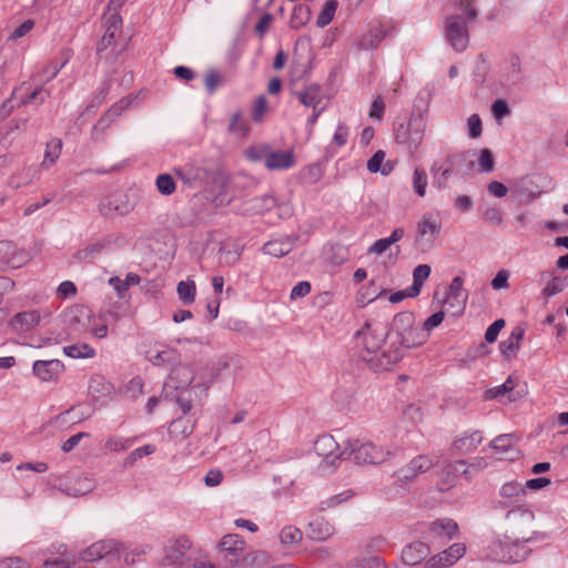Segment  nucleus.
Segmentation results:
<instances>
[{
	"label": "nucleus",
	"mask_w": 568,
	"mask_h": 568,
	"mask_svg": "<svg viewBox=\"0 0 568 568\" xmlns=\"http://www.w3.org/2000/svg\"><path fill=\"white\" fill-rule=\"evenodd\" d=\"M444 551L448 558V561H450L452 565H454L458 559H460L465 555L466 546L463 542H456Z\"/></svg>",
	"instance_id": "obj_63"
},
{
	"label": "nucleus",
	"mask_w": 568,
	"mask_h": 568,
	"mask_svg": "<svg viewBox=\"0 0 568 568\" xmlns=\"http://www.w3.org/2000/svg\"><path fill=\"white\" fill-rule=\"evenodd\" d=\"M464 278L462 276H455L447 290L444 304L448 305L453 310V315H460L466 307L468 298L467 292L463 288Z\"/></svg>",
	"instance_id": "obj_12"
},
{
	"label": "nucleus",
	"mask_w": 568,
	"mask_h": 568,
	"mask_svg": "<svg viewBox=\"0 0 568 568\" xmlns=\"http://www.w3.org/2000/svg\"><path fill=\"white\" fill-rule=\"evenodd\" d=\"M505 78L508 84H518L521 82V65L520 59L517 55H511L509 58Z\"/></svg>",
	"instance_id": "obj_45"
},
{
	"label": "nucleus",
	"mask_w": 568,
	"mask_h": 568,
	"mask_svg": "<svg viewBox=\"0 0 568 568\" xmlns=\"http://www.w3.org/2000/svg\"><path fill=\"white\" fill-rule=\"evenodd\" d=\"M29 260V254L19 250L18 246L10 241H0V262L10 267H21Z\"/></svg>",
	"instance_id": "obj_16"
},
{
	"label": "nucleus",
	"mask_w": 568,
	"mask_h": 568,
	"mask_svg": "<svg viewBox=\"0 0 568 568\" xmlns=\"http://www.w3.org/2000/svg\"><path fill=\"white\" fill-rule=\"evenodd\" d=\"M481 442V433L479 430H475L470 434H465L464 436L456 438L453 443V448L460 454H468L475 450Z\"/></svg>",
	"instance_id": "obj_31"
},
{
	"label": "nucleus",
	"mask_w": 568,
	"mask_h": 568,
	"mask_svg": "<svg viewBox=\"0 0 568 568\" xmlns=\"http://www.w3.org/2000/svg\"><path fill=\"white\" fill-rule=\"evenodd\" d=\"M470 467H467V463L465 460H457L454 464H449L447 466V475L453 474V480L457 479L458 475L462 474L466 478H470Z\"/></svg>",
	"instance_id": "obj_59"
},
{
	"label": "nucleus",
	"mask_w": 568,
	"mask_h": 568,
	"mask_svg": "<svg viewBox=\"0 0 568 568\" xmlns=\"http://www.w3.org/2000/svg\"><path fill=\"white\" fill-rule=\"evenodd\" d=\"M0 568H30V565L20 557H6L0 559Z\"/></svg>",
	"instance_id": "obj_64"
},
{
	"label": "nucleus",
	"mask_w": 568,
	"mask_h": 568,
	"mask_svg": "<svg viewBox=\"0 0 568 568\" xmlns=\"http://www.w3.org/2000/svg\"><path fill=\"white\" fill-rule=\"evenodd\" d=\"M458 526L453 519H438L430 524V531L439 535L445 536L449 539L454 537V535L457 532Z\"/></svg>",
	"instance_id": "obj_37"
},
{
	"label": "nucleus",
	"mask_w": 568,
	"mask_h": 568,
	"mask_svg": "<svg viewBox=\"0 0 568 568\" xmlns=\"http://www.w3.org/2000/svg\"><path fill=\"white\" fill-rule=\"evenodd\" d=\"M148 358L155 366H162L166 364L173 366L179 362L180 355L174 348L162 345L161 348H158V345H155L153 349L148 352Z\"/></svg>",
	"instance_id": "obj_26"
},
{
	"label": "nucleus",
	"mask_w": 568,
	"mask_h": 568,
	"mask_svg": "<svg viewBox=\"0 0 568 568\" xmlns=\"http://www.w3.org/2000/svg\"><path fill=\"white\" fill-rule=\"evenodd\" d=\"M430 552L427 544L414 541L406 545L402 551V560L405 565L415 566L420 564Z\"/></svg>",
	"instance_id": "obj_23"
},
{
	"label": "nucleus",
	"mask_w": 568,
	"mask_h": 568,
	"mask_svg": "<svg viewBox=\"0 0 568 568\" xmlns=\"http://www.w3.org/2000/svg\"><path fill=\"white\" fill-rule=\"evenodd\" d=\"M135 439V437L124 438L119 435H112L106 438L105 448L111 453H121L129 449Z\"/></svg>",
	"instance_id": "obj_41"
},
{
	"label": "nucleus",
	"mask_w": 568,
	"mask_h": 568,
	"mask_svg": "<svg viewBox=\"0 0 568 568\" xmlns=\"http://www.w3.org/2000/svg\"><path fill=\"white\" fill-rule=\"evenodd\" d=\"M223 83V79L217 70L210 69L204 78L205 90L209 94H213L217 87Z\"/></svg>",
	"instance_id": "obj_58"
},
{
	"label": "nucleus",
	"mask_w": 568,
	"mask_h": 568,
	"mask_svg": "<svg viewBox=\"0 0 568 568\" xmlns=\"http://www.w3.org/2000/svg\"><path fill=\"white\" fill-rule=\"evenodd\" d=\"M515 388V383L511 377H508L501 385L490 388L486 392L487 399H495L503 395L509 394Z\"/></svg>",
	"instance_id": "obj_57"
},
{
	"label": "nucleus",
	"mask_w": 568,
	"mask_h": 568,
	"mask_svg": "<svg viewBox=\"0 0 568 568\" xmlns=\"http://www.w3.org/2000/svg\"><path fill=\"white\" fill-rule=\"evenodd\" d=\"M94 481L88 474L70 475L60 485L59 489L70 497L84 496L92 491Z\"/></svg>",
	"instance_id": "obj_11"
},
{
	"label": "nucleus",
	"mask_w": 568,
	"mask_h": 568,
	"mask_svg": "<svg viewBox=\"0 0 568 568\" xmlns=\"http://www.w3.org/2000/svg\"><path fill=\"white\" fill-rule=\"evenodd\" d=\"M294 95L297 98L300 103L313 109H317L323 99L322 88L316 83L307 85L303 91L294 92Z\"/></svg>",
	"instance_id": "obj_30"
},
{
	"label": "nucleus",
	"mask_w": 568,
	"mask_h": 568,
	"mask_svg": "<svg viewBox=\"0 0 568 568\" xmlns=\"http://www.w3.org/2000/svg\"><path fill=\"white\" fill-rule=\"evenodd\" d=\"M337 7H338L337 0H327L324 4V8L322 9V11L320 12V14L316 19L317 27L324 28L327 24H329L332 22V20L334 19V14H335Z\"/></svg>",
	"instance_id": "obj_47"
},
{
	"label": "nucleus",
	"mask_w": 568,
	"mask_h": 568,
	"mask_svg": "<svg viewBox=\"0 0 568 568\" xmlns=\"http://www.w3.org/2000/svg\"><path fill=\"white\" fill-rule=\"evenodd\" d=\"M385 152L383 150L376 151L373 156L367 161V170L371 173L379 172L382 175L387 176L394 170V162L385 160Z\"/></svg>",
	"instance_id": "obj_33"
},
{
	"label": "nucleus",
	"mask_w": 568,
	"mask_h": 568,
	"mask_svg": "<svg viewBox=\"0 0 568 568\" xmlns=\"http://www.w3.org/2000/svg\"><path fill=\"white\" fill-rule=\"evenodd\" d=\"M302 531L293 526H286L281 530L280 539L284 545H294L302 540Z\"/></svg>",
	"instance_id": "obj_56"
},
{
	"label": "nucleus",
	"mask_w": 568,
	"mask_h": 568,
	"mask_svg": "<svg viewBox=\"0 0 568 568\" xmlns=\"http://www.w3.org/2000/svg\"><path fill=\"white\" fill-rule=\"evenodd\" d=\"M434 466L433 460L427 455H418L405 467L398 469L394 476V484L398 487L410 484L419 474L428 471Z\"/></svg>",
	"instance_id": "obj_9"
},
{
	"label": "nucleus",
	"mask_w": 568,
	"mask_h": 568,
	"mask_svg": "<svg viewBox=\"0 0 568 568\" xmlns=\"http://www.w3.org/2000/svg\"><path fill=\"white\" fill-rule=\"evenodd\" d=\"M251 209L255 213H264L271 211L276 205V199L272 194H264L251 200Z\"/></svg>",
	"instance_id": "obj_50"
},
{
	"label": "nucleus",
	"mask_w": 568,
	"mask_h": 568,
	"mask_svg": "<svg viewBox=\"0 0 568 568\" xmlns=\"http://www.w3.org/2000/svg\"><path fill=\"white\" fill-rule=\"evenodd\" d=\"M155 452V447L151 444H148V445H144L142 447H139L134 450H132L123 460V464L122 466L124 468H130L132 467L136 460L145 457V456H149L151 454H153Z\"/></svg>",
	"instance_id": "obj_49"
},
{
	"label": "nucleus",
	"mask_w": 568,
	"mask_h": 568,
	"mask_svg": "<svg viewBox=\"0 0 568 568\" xmlns=\"http://www.w3.org/2000/svg\"><path fill=\"white\" fill-rule=\"evenodd\" d=\"M293 248L292 242L286 240H271L266 242L262 251L264 254L273 256V257H282L287 255Z\"/></svg>",
	"instance_id": "obj_34"
},
{
	"label": "nucleus",
	"mask_w": 568,
	"mask_h": 568,
	"mask_svg": "<svg viewBox=\"0 0 568 568\" xmlns=\"http://www.w3.org/2000/svg\"><path fill=\"white\" fill-rule=\"evenodd\" d=\"M194 371L192 366L182 364L180 361L172 366L170 379L174 383V388H186L194 379Z\"/></svg>",
	"instance_id": "obj_27"
},
{
	"label": "nucleus",
	"mask_w": 568,
	"mask_h": 568,
	"mask_svg": "<svg viewBox=\"0 0 568 568\" xmlns=\"http://www.w3.org/2000/svg\"><path fill=\"white\" fill-rule=\"evenodd\" d=\"M311 20V9L305 4H296L293 9L290 26L292 29H300Z\"/></svg>",
	"instance_id": "obj_38"
},
{
	"label": "nucleus",
	"mask_w": 568,
	"mask_h": 568,
	"mask_svg": "<svg viewBox=\"0 0 568 568\" xmlns=\"http://www.w3.org/2000/svg\"><path fill=\"white\" fill-rule=\"evenodd\" d=\"M338 448V443L328 434L318 436L314 443V452L323 457L322 463L329 467H337V463L344 459V457H338V454L334 455Z\"/></svg>",
	"instance_id": "obj_13"
},
{
	"label": "nucleus",
	"mask_w": 568,
	"mask_h": 568,
	"mask_svg": "<svg viewBox=\"0 0 568 568\" xmlns=\"http://www.w3.org/2000/svg\"><path fill=\"white\" fill-rule=\"evenodd\" d=\"M430 266L427 264H419L413 271V284L409 286L413 294L419 295L424 282L430 275Z\"/></svg>",
	"instance_id": "obj_40"
},
{
	"label": "nucleus",
	"mask_w": 568,
	"mask_h": 568,
	"mask_svg": "<svg viewBox=\"0 0 568 568\" xmlns=\"http://www.w3.org/2000/svg\"><path fill=\"white\" fill-rule=\"evenodd\" d=\"M415 325V315L413 312H400L396 314L390 324L389 331L386 333L389 341L397 339Z\"/></svg>",
	"instance_id": "obj_25"
},
{
	"label": "nucleus",
	"mask_w": 568,
	"mask_h": 568,
	"mask_svg": "<svg viewBox=\"0 0 568 568\" xmlns=\"http://www.w3.org/2000/svg\"><path fill=\"white\" fill-rule=\"evenodd\" d=\"M499 495L503 498H515L525 495V487L523 484L516 480L505 483L499 490Z\"/></svg>",
	"instance_id": "obj_54"
},
{
	"label": "nucleus",
	"mask_w": 568,
	"mask_h": 568,
	"mask_svg": "<svg viewBox=\"0 0 568 568\" xmlns=\"http://www.w3.org/2000/svg\"><path fill=\"white\" fill-rule=\"evenodd\" d=\"M333 534V527L323 518L308 524V536L314 540H325Z\"/></svg>",
	"instance_id": "obj_35"
},
{
	"label": "nucleus",
	"mask_w": 568,
	"mask_h": 568,
	"mask_svg": "<svg viewBox=\"0 0 568 568\" xmlns=\"http://www.w3.org/2000/svg\"><path fill=\"white\" fill-rule=\"evenodd\" d=\"M105 247V244L102 242H98L94 244H90L87 247L79 250L74 254V258L79 262H92L95 255L102 252V250Z\"/></svg>",
	"instance_id": "obj_48"
},
{
	"label": "nucleus",
	"mask_w": 568,
	"mask_h": 568,
	"mask_svg": "<svg viewBox=\"0 0 568 568\" xmlns=\"http://www.w3.org/2000/svg\"><path fill=\"white\" fill-rule=\"evenodd\" d=\"M426 129V119L423 114H412L407 122L398 124L395 130V141L414 153L420 146Z\"/></svg>",
	"instance_id": "obj_3"
},
{
	"label": "nucleus",
	"mask_w": 568,
	"mask_h": 568,
	"mask_svg": "<svg viewBox=\"0 0 568 568\" xmlns=\"http://www.w3.org/2000/svg\"><path fill=\"white\" fill-rule=\"evenodd\" d=\"M505 320L503 318L496 320L493 324H490L486 329L485 341L487 343H494L497 339L500 331L505 327Z\"/></svg>",
	"instance_id": "obj_62"
},
{
	"label": "nucleus",
	"mask_w": 568,
	"mask_h": 568,
	"mask_svg": "<svg viewBox=\"0 0 568 568\" xmlns=\"http://www.w3.org/2000/svg\"><path fill=\"white\" fill-rule=\"evenodd\" d=\"M468 23V17L463 14L448 16L444 21L445 39L457 52L465 51L469 44Z\"/></svg>",
	"instance_id": "obj_7"
},
{
	"label": "nucleus",
	"mask_w": 568,
	"mask_h": 568,
	"mask_svg": "<svg viewBox=\"0 0 568 568\" xmlns=\"http://www.w3.org/2000/svg\"><path fill=\"white\" fill-rule=\"evenodd\" d=\"M230 133L244 136L248 132V123L244 120L242 112H235L229 123Z\"/></svg>",
	"instance_id": "obj_52"
},
{
	"label": "nucleus",
	"mask_w": 568,
	"mask_h": 568,
	"mask_svg": "<svg viewBox=\"0 0 568 568\" xmlns=\"http://www.w3.org/2000/svg\"><path fill=\"white\" fill-rule=\"evenodd\" d=\"M115 542L113 540H101L92 544L81 554V560L90 562L102 559L106 556H114L116 551Z\"/></svg>",
	"instance_id": "obj_22"
},
{
	"label": "nucleus",
	"mask_w": 568,
	"mask_h": 568,
	"mask_svg": "<svg viewBox=\"0 0 568 568\" xmlns=\"http://www.w3.org/2000/svg\"><path fill=\"white\" fill-rule=\"evenodd\" d=\"M387 334L383 327L373 326L369 323H366L362 329L356 332L354 339L356 347H362L366 353H361V356L364 362H366L369 366L371 363L367 361L369 357H381L379 353L382 345L385 343Z\"/></svg>",
	"instance_id": "obj_6"
},
{
	"label": "nucleus",
	"mask_w": 568,
	"mask_h": 568,
	"mask_svg": "<svg viewBox=\"0 0 568 568\" xmlns=\"http://www.w3.org/2000/svg\"><path fill=\"white\" fill-rule=\"evenodd\" d=\"M450 566L453 565L450 561H448L445 551L432 556L424 564V568H447Z\"/></svg>",
	"instance_id": "obj_60"
},
{
	"label": "nucleus",
	"mask_w": 568,
	"mask_h": 568,
	"mask_svg": "<svg viewBox=\"0 0 568 568\" xmlns=\"http://www.w3.org/2000/svg\"><path fill=\"white\" fill-rule=\"evenodd\" d=\"M155 185L159 193L165 196L173 194L176 190V183L173 176L168 173L158 175Z\"/></svg>",
	"instance_id": "obj_51"
},
{
	"label": "nucleus",
	"mask_w": 568,
	"mask_h": 568,
	"mask_svg": "<svg viewBox=\"0 0 568 568\" xmlns=\"http://www.w3.org/2000/svg\"><path fill=\"white\" fill-rule=\"evenodd\" d=\"M518 437L515 434H503L493 439L489 446L497 450L501 458L514 460L518 457L519 452L515 448Z\"/></svg>",
	"instance_id": "obj_18"
},
{
	"label": "nucleus",
	"mask_w": 568,
	"mask_h": 568,
	"mask_svg": "<svg viewBox=\"0 0 568 568\" xmlns=\"http://www.w3.org/2000/svg\"><path fill=\"white\" fill-rule=\"evenodd\" d=\"M393 455L371 442L363 443L359 439L348 440L338 457L353 458L357 465H377L387 460Z\"/></svg>",
	"instance_id": "obj_2"
},
{
	"label": "nucleus",
	"mask_w": 568,
	"mask_h": 568,
	"mask_svg": "<svg viewBox=\"0 0 568 568\" xmlns=\"http://www.w3.org/2000/svg\"><path fill=\"white\" fill-rule=\"evenodd\" d=\"M265 166L271 170H287L294 166L295 155L292 151H273L265 155Z\"/></svg>",
	"instance_id": "obj_24"
},
{
	"label": "nucleus",
	"mask_w": 568,
	"mask_h": 568,
	"mask_svg": "<svg viewBox=\"0 0 568 568\" xmlns=\"http://www.w3.org/2000/svg\"><path fill=\"white\" fill-rule=\"evenodd\" d=\"M428 333L419 326L414 325L397 339L390 342L388 348L383 351L381 357H369L371 368L374 371H386L395 363L399 362L407 349L417 347L426 343Z\"/></svg>",
	"instance_id": "obj_1"
},
{
	"label": "nucleus",
	"mask_w": 568,
	"mask_h": 568,
	"mask_svg": "<svg viewBox=\"0 0 568 568\" xmlns=\"http://www.w3.org/2000/svg\"><path fill=\"white\" fill-rule=\"evenodd\" d=\"M40 320L38 311H24L13 315L9 321V326L17 333L29 332L40 323Z\"/></svg>",
	"instance_id": "obj_21"
},
{
	"label": "nucleus",
	"mask_w": 568,
	"mask_h": 568,
	"mask_svg": "<svg viewBox=\"0 0 568 568\" xmlns=\"http://www.w3.org/2000/svg\"><path fill=\"white\" fill-rule=\"evenodd\" d=\"M59 552L61 554L60 558L48 559L44 561V566L47 568H69L74 564V557L68 552L65 545L60 546Z\"/></svg>",
	"instance_id": "obj_46"
},
{
	"label": "nucleus",
	"mask_w": 568,
	"mask_h": 568,
	"mask_svg": "<svg viewBox=\"0 0 568 568\" xmlns=\"http://www.w3.org/2000/svg\"><path fill=\"white\" fill-rule=\"evenodd\" d=\"M505 520L515 539L528 542L536 538L537 532L531 530L535 514L530 509L523 506L514 507L507 511Z\"/></svg>",
	"instance_id": "obj_5"
},
{
	"label": "nucleus",
	"mask_w": 568,
	"mask_h": 568,
	"mask_svg": "<svg viewBox=\"0 0 568 568\" xmlns=\"http://www.w3.org/2000/svg\"><path fill=\"white\" fill-rule=\"evenodd\" d=\"M44 84L45 83L37 87L33 90H30L29 84L27 82H23L19 89L13 91L12 97H16L18 92H22L23 90H26V93H21L19 97V105H27L33 102L36 104H42L51 94L50 91L44 87Z\"/></svg>",
	"instance_id": "obj_20"
},
{
	"label": "nucleus",
	"mask_w": 568,
	"mask_h": 568,
	"mask_svg": "<svg viewBox=\"0 0 568 568\" xmlns=\"http://www.w3.org/2000/svg\"><path fill=\"white\" fill-rule=\"evenodd\" d=\"M92 318L91 310L82 304L68 307L63 314V321L72 333L81 334L90 329Z\"/></svg>",
	"instance_id": "obj_10"
},
{
	"label": "nucleus",
	"mask_w": 568,
	"mask_h": 568,
	"mask_svg": "<svg viewBox=\"0 0 568 568\" xmlns=\"http://www.w3.org/2000/svg\"><path fill=\"white\" fill-rule=\"evenodd\" d=\"M136 196L123 190H116L103 196L98 205L99 213L105 219L125 216L136 206Z\"/></svg>",
	"instance_id": "obj_4"
},
{
	"label": "nucleus",
	"mask_w": 568,
	"mask_h": 568,
	"mask_svg": "<svg viewBox=\"0 0 568 568\" xmlns=\"http://www.w3.org/2000/svg\"><path fill=\"white\" fill-rule=\"evenodd\" d=\"M440 231V222L430 214H424L417 223V233L414 241L415 248L422 253L430 251Z\"/></svg>",
	"instance_id": "obj_8"
},
{
	"label": "nucleus",
	"mask_w": 568,
	"mask_h": 568,
	"mask_svg": "<svg viewBox=\"0 0 568 568\" xmlns=\"http://www.w3.org/2000/svg\"><path fill=\"white\" fill-rule=\"evenodd\" d=\"M525 329L520 326H516L508 338L499 343L500 353L508 359L515 356L520 348V342L523 341Z\"/></svg>",
	"instance_id": "obj_28"
},
{
	"label": "nucleus",
	"mask_w": 568,
	"mask_h": 568,
	"mask_svg": "<svg viewBox=\"0 0 568 568\" xmlns=\"http://www.w3.org/2000/svg\"><path fill=\"white\" fill-rule=\"evenodd\" d=\"M427 183L428 179L425 170L416 168L413 174V187L418 196H425Z\"/></svg>",
	"instance_id": "obj_55"
},
{
	"label": "nucleus",
	"mask_w": 568,
	"mask_h": 568,
	"mask_svg": "<svg viewBox=\"0 0 568 568\" xmlns=\"http://www.w3.org/2000/svg\"><path fill=\"white\" fill-rule=\"evenodd\" d=\"M32 372L42 382H55L64 372V364L59 359H39L33 363Z\"/></svg>",
	"instance_id": "obj_15"
},
{
	"label": "nucleus",
	"mask_w": 568,
	"mask_h": 568,
	"mask_svg": "<svg viewBox=\"0 0 568 568\" xmlns=\"http://www.w3.org/2000/svg\"><path fill=\"white\" fill-rule=\"evenodd\" d=\"M89 392L92 396H106L111 393V384L101 375H93L89 381Z\"/></svg>",
	"instance_id": "obj_44"
},
{
	"label": "nucleus",
	"mask_w": 568,
	"mask_h": 568,
	"mask_svg": "<svg viewBox=\"0 0 568 568\" xmlns=\"http://www.w3.org/2000/svg\"><path fill=\"white\" fill-rule=\"evenodd\" d=\"M122 24V18L116 12L111 13L106 19V30L97 44L99 52L104 51L114 40L115 33Z\"/></svg>",
	"instance_id": "obj_29"
},
{
	"label": "nucleus",
	"mask_w": 568,
	"mask_h": 568,
	"mask_svg": "<svg viewBox=\"0 0 568 568\" xmlns=\"http://www.w3.org/2000/svg\"><path fill=\"white\" fill-rule=\"evenodd\" d=\"M63 353L72 358H91L95 355L93 347L85 343L65 346Z\"/></svg>",
	"instance_id": "obj_43"
},
{
	"label": "nucleus",
	"mask_w": 568,
	"mask_h": 568,
	"mask_svg": "<svg viewBox=\"0 0 568 568\" xmlns=\"http://www.w3.org/2000/svg\"><path fill=\"white\" fill-rule=\"evenodd\" d=\"M190 547L187 538H181L165 549V556L162 559L163 565H173L179 568H185L186 554L185 550Z\"/></svg>",
	"instance_id": "obj_17"
},
{
	"label": "nucleus",
	"mask_w": 568,
	"mask_h": 568,
	"mask_svg": "<svg viewBox=\"0 0 568 568\" xmlns=\"http://www.w3.org/2000/svg\"><path fill=\"white\" fill-rule=\"evenodd\" d=\"M173 172L186 185H193L200 180V170L194 166L175 168Z\"/></svg>",
	"instance_id": "obj_53"
},
{
	"label": "nucleus",
	"mask_w": 568,
	"mask_h": 568,
	"mask_svg": "<svg viewBox=\"0 0 568 568\" xmlns=\"http://www.w3.org/2000/svg\"><path fill=\"white\" fill-rule=\"evenodd\" d=\"M474 1L475 0H453L455 6L465 11L469 22H475L478 17V11L473 7Z\"/></svg>",
	"instance_id": "obj_61"
},
{
	"label": "nucleus",
	"mask_w": 568,
	"mask_h": 568,
	"mask_svg": "<svg viewBox=\"0 0 568 568\" xmlns=\"http://www.w3.org/2000/svg\"><path fill=\"white\" fill-rule=\"evenodd\" d=\"M495 554L497 559L504 562H519L525 560L530 549H528L524 544L516 541L514 542H498L495 545Z\"/></svg>",
	"instance_id": "obj_14"
},
{
	"label": "nucleus",
	"mask_w": 568,
	"mask_h": 568,
	"mask_svg": "<svg viewBox=\"0 0 568 568\" xmlns=\"http://www.w3.org/2000/svg\"><path fill=\"white\" fill-rule=\"evenodd\" d=\"M541 280L549 278L547 285L542 288L541 294L546 298H549L556 294L561 293L568 283L566 278L555 275L554 272L545 271L540 273Z\"/></svg>",
	"instance_id": "obj_32"
},
{
	"label": "nucleus",
	"mask_w": 568,
	"mask_h": 568,
	"mask_svg": "<svg viewBox=\"0 0 568 568\" xmlns=\"http://www.w3.org/2000/svg\"><path fill=\"white\" fill-rule=\"evenodd\" d=\"M130 105V101L122 99L114 103L98 121V126L108 128Z\"/></svg>",
	"instance_id": "obj_36"
},
{
	"label": "nucleus",
	"mask_w": 568,
	"mask_h": 568,
	"mask_svg": "<svg viewBox=\"0 0 568 568\" xmlns=\"http://www.w3.org/2000/svg\"><path fill=\"white\" fill-rule=\"evenodd\" d=\"M61 149H62V141L60 139L54 138V139H51L50 141H48L47 146H45L43 162L41 163V166L49 168L50 165L55 163V161L59 159V156L61 154Z\"/></svg>",
	"instance_id": "obj_39"
},
{
	"label": "nucleus",
	"mask_w": 568,
	"mask_h": 568,
	"mask_svg": "<svg viewBox=\"0 0 568 568\" xmlns=\"http://www.w3.org/2000/svg\"><path fill=\"white\" fill-rule=\"evenodd\" d=\"M178 294L184 305L192 304L196 295L195 282L192 280L181 281L178 284Z\"/></svg>",
	"instance_id": "obj_42"
},
{
	"label": "nucleus",
	"mask_w": 568,
	"mask_h": 568,
	"mask_svg": "<svg viewBox=\"0 0 568 568\" xmlns=\"http://www.w3.org/2000/svg\"><path fill=\"white\" fill-rule=\"evenodd\" d=\"M244 540L237 534L225 535L221 542V550L225 552V558L234 566L239 561L240 555L244 551Z\"/></svg>",
	"instance_id": "obj_19"
}]
</instances>
